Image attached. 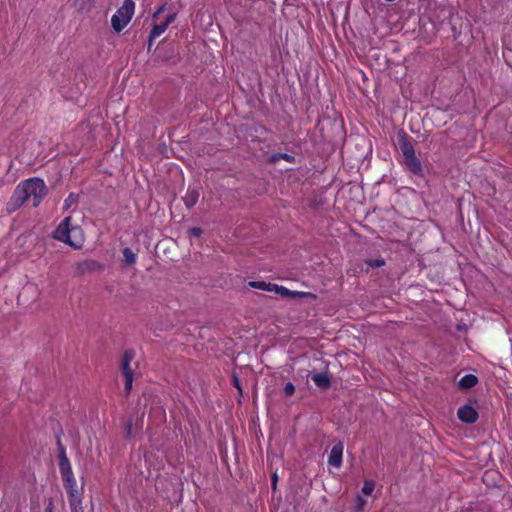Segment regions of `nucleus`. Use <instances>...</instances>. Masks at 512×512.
I'll return each instance as SVG.
<instances>
[{"instance_id": "obj_1", "label": "nucleus", "mask_w": 512, "mask_h": 512, "mask_svg": "<svg viewBox=\"0 0 512 512\" xmlns=\"http://www.w3.org/2000/svg\"><path fill=\"white\" fill-rule=\"evenodd\" d=\"M47 188L45 182L39 177H33L21 181L6 204V211L12 214L17 211L27 200L32 199L33 207H37L45 195Z\"/></svg>"}, {"instance_id": "obj_2", "label": "nucleus", "mask_w": 512, "mask_h": 512, "mask_svg": "<svg viewBox=\"0 0 512 512\" xmlns=\"http://www.w3.org/2000/svg\"><path fill=\"white\" fill-rule=\"evenodd\" d=\"M56 445L59 459V471L62 476L64 488L68 494V499L81 497V492L77 489L76 479L73 475L70 461L66 455V448L62 444L60 435L56 437Z\"/></svg>"}, {"instance_id": "obj_3", "label": "nucleus", "mask_w": 512, "mask_h": 512, "mask_svg": "<svg viewBox=\"0 0 512 512\" xmlns=\"http://www.w3.org/2000/svg\"><path fill=\"white\" fill-rule=\"evenodd\" d=\"M398 144L402 152L403 164L406 169L413 175L423 178L424 169L422 163L415 154V149L411 142V138L404 131L399 134Z\"/></svg>"}, {"instance_id": "obj_4", "label": "nucleus", "mask_w": 512, "mask_h": 512, "mask_svg": "<svg viewBox=\"0 0 512 512\" xmlns=\"http://www.w3.org/2000/svg\"><path fill=\"white\" fill-rule=\"evenodd\" d=\"M71 221V216L65 217L53 232V238L73 247L74 249H79L82 247V244L74 242L71 238V233L80 231L81 228L77 225L72 226Z\"/></svg>"}, {"instance_id": "obj_5", "label": "nucleus", "mask_w": 512, "mask_h": 512, "mask_svg": "<svg viewBox=\"0 0 512 512\" xmlns=\"http://www.w3.org/2000/svg\"><path fill=\"white\" fill-rule=\"evenodd\" d=\"M135 3L133 0H124L121 7L111 18V25L116 32L122 31L132 19Z\"/></svg>"}, {"instance_id": "obj_6", "label": "nucleus", "mask_w": 512, "mask_h": 512, "mask_svg": "<svg viewBox=\"0 0 512 512\" xmlns=\"http://www.w3.org/2000/svg\"><path fill=\"white\" fill-rule=\"evenodd\" d=\"M105 268L104 264L93 259H85L74 264V275L81 277L87 273L101 272Z\"/></svg>"}, {"instance_id": "obj_7", "label": "nucleus", "mask_w": 512, "mask_h": 512, "mask_svg": "<svg viewBox=\"0 0 512 512\" xmlns=\"http://www.w3.org/2000/svg\"><path fill=\"white\" fill-rule=\"evenodd\" d=\"M457 417L465 424H474L478 420L479 414L476 408L472 405L471 399L468 403L458 408Z\"/></svg>"}, {"instance_id": "obj_8", "label": "nucleus", "mask_w": 512, "mask_h": 512, "mask_svg": "<svg viewBox=\"0 0 512 512\" xmlns=\"http://www.w3.org/2000/svg\"><path fill=\"white\" fill-rule=\"evenodd\" d=\"M273 287H274V292L284 298H289V299L310 298L313 300H315L317 298V296L311 292L293 291V290H289L288 288L281 286V285H277V286H273Z\"/></svg>"}, {"instance_id": "obj_9", "label": "nucleus", "mask_w": 512, "mask_h": 512, "mask_svg": "<svg viewBox=\"0 0 512 512\" xmlns=\"http://www.w3.org/2000/svg\"><path fill=\"white\" fill-rule=\"evenodd\" d=\"M176 18V14L172 13V14H169L165 21L160 23V24H154L151 31H150V34H149V38H148V49L150 50L151 48V45H152V42L155 38L159 37L162 33L165 32V30L167 29L168 25L170 23H172Z\"/></svg>"}, {"instance_id": "obj_10", "label": "nucleus", "mask_w": 512, "mask_h": 512, "mask_svg": "<svg viewBox=\"0 0 512 512\" xmlns=\"http://www.w3.org/2000/svg\"><path fill=\"white\" fill-rule=\"evenodd\" d=\"M343 443L341 441H338L333 445L331 448L329 457H328V464L334 468H340L342 465V456H343Z\"/></svg>"}, {"instance_id": "obj_11", "label": "nucleus", "mask_w": 512, "mask_h": 512, "mask_svg": "<svg viewBox=\"0 0 512 512\" xmlns=\"http://www.w3.org/2000/svg\"><path fill=\"white\" fill-rule=\"evenodd\" d=\"M201 190L202 188L198 184L188 187L186 194L183 197L186 208L191 209L196 205L200 197Z\"/></svg>"}, {"instance_id": "obj_12", "label": "nucleus", "mask_w": 512, "mask_h": 512, "mask_svg": "<svg viewBox=\"0 0 512 512\" xmlns=\"http://www.w3.org/2000/svg\"><path fill=\"white\" fill-rule=\"evenodd\" d=\"M135 352L132 349H126L121 357L120 369L124 377L133 376V370L130 367Z\"/></svg>"}, {"instance_id": "obj_13", "label": "nucleus", "mask_w": 512, "mask_h": 512, "mask_svg": "<svg viewBox=\"0 0 512 512\" xmlns=\"http://www.w3.org/2000/svg\"><path fill=\"white\" fill-rule=\"evenodd\" d=\"M312 381L321 390H328L331 387V377L328 372L314 373L311 375Z\"/></svg>"}, {"instance_id": "obj_14", "label": "nucleus", "mask_w": 512, "mask_h": 512, "mask_svg": "<svg viewBox=\"0 0 512 512\" xmlns=\"http://www.w3.org/2000/svg\"><path fill=\"white\" fill-rule=\"evenodd\" d=\"M478 383V377L474 374L464 375L458 382V388L460 390H468L474 387Z\"/></svg>"}, {"instance_id": "obj_15", "label": "nucleus", "mask_w": 512, "mask_h": 512, "mask_svg": "<svg viewBox=\"0 0 512 512\" xmlns=\"http://www.w3.org/2000/svg\"><path fill=\"white\" fill-rule=\"evenodd\" d=\"M282 159L291 164L296 163V158L293 155H290L288 153H282V152H278V153H274V154L270 155L268 158V163L275 164L276 162H278L279 160H282Z\"/></svg>"}, {"instance_id": "obj_16", "label": "nucleus", "mask_w": 512, "mask_h": 512, "mask_svg": "<svg viewBox=\"0 0 512 512\" xmlns=\"http://www.w3.org/2000/svg\"><path fill=\"white\" fill-rule=\"evenodd\" d=\"M248 285L255 289H260L264 291H274L273 286H277V284L274 283H267L265 281H250Z\"/></svg>"}, {"instance_id": "obj_17", "label": "nucleus", "mask_w": 512, "mask_h": 512, "mask_svg": "<svg viewBox=\"0 0 512 512\" xmlns=\"http://www.w3.org/2000/svg\"><path fill=\"white\" fill-rule=\"evenodd\" d=\"M156 398L157 397L155 395H153L152 393H143L138 398L137 406H139V407L143 406L144 408H146L149 403L154 404Z\"/></svg>"}, {"instance_id": "obj_18", "label": "nucleus", "mask_w": 512, "mask_h": 512, "mask_svg": "<svg viewBox=\"0 0 512 512\" xmlns=\"http://www.w3.org/2000/svg\"><path fill=\"white\" fill-rule=\"evenodd\" d=\"M123 257L124 263L128 266H131L136 262V254L129 247L123 249Z\"/></svg>"}, {"instance_id": "obj_19", "label": "nucleus", "mask_w": 512, "mask_h": 512, "mask_svg": "<svg viewBox=\"0 0 512 512\" xmlns=\"http://www.w3.org/2000/svg\"><path fill=\"white\" fill-rule=\"evenodd\" d=\"M68 502L70 505L71 512H84L81 506V497H73L71 499H68Z\"/></svg>"}, {"instance_id": "obj_20", "label": "nucleus", "mask_w": 512, "mask_h": 512, "mask_svg": "<svg viewBox=\"0 0 512 512\" xmlns=\"http://www.w3.org/2000/svg\"><path fill=\"white\" fill-rule=\"evenodd\" d=\"M124 431H125V437L127 439H130L134 436L135 432H134V422H133V419L130 418L126 424H125V427H124Z\"/></svg>"}, {"instance_id": "obj_21", "label": "nucleus", "mask_w": 512, "mask_h": 512, "mask_svg": "<svg viewBox=\"0 0 512 512\" xmlns=\"http://www.w3.org/2000/svg\"><path fill=\"white\" fill-rule=\"evenodd\" d=\"M232 385L237 389L238 395L240 397H242L243 396V388L241 385V381L235 372L232 373Z\"/></svg>"}, {"instance_id": "obj_22", "label": "nucleus", "mask_w": 512, "mask_h": 512, "mask_svg": "<svg viewBox=\"0 0 512 512\" xmlns=\"http://www.w3.org/2000/svg\"><path fill=\"white\" fill-rule=\"evenodd\" d=\"M365 505L366 500L362 496L357 495L354 506V512H362L364 510Z\"/></svg>"}, {"instance_id": "obj_23", "label": "nucleus", "mask_w": 512, "mask_h": 512, "mask_svg": "<svg viewBox=\"0 0 512 512\" xmlns=\"http://www.w3.org/2000/svg\"><path fill=\"white\" fill-rule=\"evenodd\" d=\"M365 262L368 266H370L372 268H378V267L385 265V260L381 257L376 258V259H369V260H366Z\"/></svg>"}, {"instance_id": "obj_24", "label": "nucleus", "mask_w": 512, "mask_h": 512, "mask_svg": "<svg viewBox=\"0 0 512 512\" xmlns=\"http://www.w3.org/2000/svg\"><path fill=\"white\" fill-rule=\"evenodd\" d=\"M375 488V483L372 480H366L362 487V492L366 495H370Z\"/></svg>"}, {"instance_id": "obj_25", "label": "nucleus", "mask_w": 512, "mask_h": 512, "mask_svg": "<svg viewBox=\"0 0 512 512\" xmlns=\"http://www.w3.org/2000/svg\"><path fill=\"white\" fill-rule=\"evenodd\" d=\"M295 393V386L292 382L286 383L283 388V394L285 397H291Z\"/></svg>"}, {"instance_id": "obj_26", "label": "nucleus", "mask_w": 512, "mask_h": 512, "mask_svg": "<svg viewBox=\"0 0 512 512\" xmlns=\"http://www.w3.org/2000/svg\"><path fill=\"white\" fill-rule=\"evenodd\" d=\"M188 234L192 237L199 238L203 234V230L200 227H191L188 230Z\"/></svg>"}, {"instance_id": "obj_27", "label": "nucleus", "mask_w": 512, "mask_h": 512, "mask_svg": "<svg viewBox=\"0 0 512 512\" xmlns=\"http://www.w3.org/2000/svg\"><path fill=\"white\" fill-rule=\"evenodd\" d=\"M124 378H125L124 391L126 394H129L132 389L133 376L124 377Z\"/></svg>"}, {"instance_id": "obj_28", "label": "nucleus", "mask_w": 512, "mask_h": 512, "mask_svg": "<svg viewBox=\"0 0 512 512\" xmlns=\"http://www.w3.org/2000/svg\"><path fill=\"white\" fill-rule=\"evenodd\" d=\"M78 200V195L74 193H70L65 200V207L68 208L72 203H75Z\"/></svg>"}, {"instance_id": "obj_29", "label": "nucleus", "mask_w": 512, "mask_h": 512, "mask_svg": "<svg viewBox=\"0 0 512 512\" xmlns=\"http://www.w3.org/2000/svg\"><path fill=\"white\" fill-rule=\"evenodd\" d=\"M54 509H55L54 500H53V498H49L47 506L45 508V512H54Z\"/></svg>"}, {"instance_id": "obj_30", "label": "nucleus", "mask_w": 512, "mask_h": 512, "mask_svg": "<svg viewBox=\"0 0 512 512\" xmlns=\"http://www.w3.org/2000/svg\"><path fill=\"white\" fill-rule=\"evenodd\" d=\"M92 0H75L76 4L83 9L87 4H90Z\"/></svg>"}, {"instance_id": "obj_31", "label": "nucleus", "mask_w": 512, "mask_h": 512, "mask_svg": "<svg viewBox=\"0 0 512 512\" xmlns=\"http://www.w3.org/2000/svg\"><path fill=\"white\" fill-rule=\"evenodd\" d=\"M165 10V5L160 6L153 14V18H157Z\"/></svg>"}, {"instance_id": "obj_32", "label": "nucleus", "mask_w": 512, "mask_h": 512, "mask_svg": "<svg viewBox=\"0 0 512 512\" xmlns=\"http://www.w3.org/2000/svg\"><path fill=\"white\" fill-rule=\"evenodd\" d=\"M271 480H272V487L273 489L276 488V484H277V481H278V476L276 473H273L272 476H271Z\"/></svg>"}, {"instance_id": "obj_33", "label": "nucleus", "mask_w": 512, "mask_h": 512, "mask_svg": "<svg viewBox=\"0 0 512 512\" xmlns=\"http://www.w3.org/2000/svg\"><path fill=\"white\" fill-rule=\"evenodd\" d=\"M136 431L140 430L142 428V425L138 423L135 424Z\"/></svg>"}]
</instances>
